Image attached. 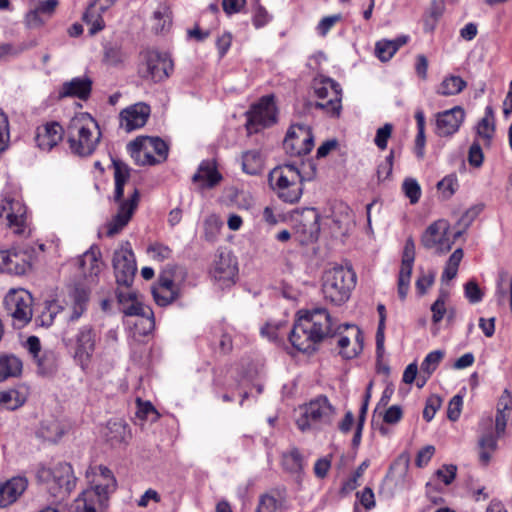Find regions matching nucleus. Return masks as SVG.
<instances>
[{"instance_id": "nucleus-1", "label": "nucleus", "mask_w": 512, "mask_h": 512, "mask_svg": "<svg viewBox=\"0 0 512 512\" xmlns=\"http://www.w3.org/2000/svg\"><path fill=\"white\" fill-rule=\"evenodd\" d=\"M333 333L331 317L326 309L301 310L289 340L298 351L310 352L315 350L316 344Z\"/></svg>"}, {"instance_id": "nucleus-2", "label": "nucleus", "mask_w": 512, "mask_h": 512, "mask_svg": "<svg viewBox=\"0 0 512 512\" xmlns=\"http://www.w3.org/2000/svg\"><path fill=\"white\" fill-rule=\"evenodd\" d=\"M114 201L118 204L116 214L106 224V234L113 237L119 234L130 222L136 211L140 199V193L137 188L132 187L128 191L127 199H124V186L130 178V170L122 162L114 161Z\"/></svg>"}, {"instance_id": "nucleus-3", "label": "nucleus", "mask_w": 512, "mask_h": 512, "mask_svg": "<svg viewBox=\"0 0 512 512\" xmlns=\"http://www.w3.org/2000/svg\"><path fill=\"white\" fill-rule=\"evenodd\" d=\"M101 135L97 121L88 113L75 115L67 129L71 152L82 157L90 156L96 150Z\"/></svg>"}, {"instance_id": "nucleus-4", "label": "nucleus", "mask_w": 512, "mask_h": 512, "mask_svg": "<svg viewBox=\"0 0 512 512\" xmlns=\"http://www.w3.org/2000/svg\"><path fill=\"white\" fill-rule=\"evenodd\" d=\"M93 473L99 478L97 483L82 492L70 512H98L105 507L108 495L116 489V479L109 468L99 465Z\"/></svg>"}, {"instance_id": "nucleus-5", "label": "nucleus", "mask_w": 512, "mask_h": 512, "mask_svg": "<svg viewBox=\"0 0 512 512\" xmlns=\"http://www.w3.org/2000/svg\"><path fill=\"white\" fill-rule=\"evenodd\" d=\"M294 164H284L272 169L269 185L279 199L286 203H297L303 194V182L307 180Z\"/></svg>"}, {"instance_id": "nucleus-6", "label": "nucleus", "mask_w": 512, "mask_h": 512, "mask_svg": "<svg viewBox=\"0 0 512 512\" xmlns=\"http://www.w3.org/2000/svg\"><path fill=\"white\" fill-rule=\"evenodd\" d=\"M355 283L356 275L351 268L334 266L323 274V296L332 304L341 305L349 299Z\"/></svg>"}, {"instance_id": "nucleus-7", "label": "nucleus", "mask_w": 512, "mask_h": 512, "mask_svg": "<svg viewBox=\"0 0 512 512\" xmlns=\"http://www.w3.org/2000/svg\"><path fill=\"white\" fill-rule=\"evenodd\" d=\"M37 478L47 485L49 493L57 500H64L76 486V477L68 463H58L52 468L41 467Z\"/></svg>"}, {"instance_id": "nucleus-8", "label": "nucleus", "mask_w": 512, "mask_h": 512, "mask_svg": "<svg viewBox=\"0 0 512 512\" xmlns=\"http://www.w3.org/2000/svg\"><path fill=\"white\" fill-rule=\"evenodd\" d=\"M300 411L301 414L296 419V425L302 432L330 425L336 414V410L328 398L322 395L300 407Z\"/></svg>"}, {"instance_id": "nucleus-9", "label": "nucleus", "mask_w": 512, "mask_h": 512, "mask_svg": "<svg viewBox=\"0 0 512 512\" xmlns=\"http://www.w3.org/2000/svg\"><path fill=\"white\" fill-rule=\"evenodd\" d=\"M97 333L90 324L79 327L72 337L65 336L63 341L73 351V359L83 371H86L92 362L97 345Z\"/></svg>"}, {"instance_id": "nucleus-10", "label": "nucleus", "mask_w": 512, "mask_h": 512, "mask_svg": "<svg viewBox=\"0 0 512 512\" xmlns=\"http://www.w3.org/2000/svg\"><path fill=\"white\" fill-rule=\"evenodd\" d=\"M128 150L137 165H155L168 155L167 144L158 137H138L128 144Z\"/></svg>"}, {"instance_id": "nucleus-11", "label": "nucleus", "mask_w": 512, "mask_h": 512, "mask_svg": "<svg viewBox=\"0 0 512 512\" xmlns=\"http://www.w3.org/2000/svg\"><path fill=\"white\" fill-rule=\"evenodd\" d=\"M173 70L174 63L168 53L157 50L143 53L139 70L142 78L159 83L169 78Z\"/></svg>"}, {"instance_id": "nucleus-12", "label": "nucleus", "mask_w": 512, "mask_h": 512, "mask_svg": "<svg viewBox=\"0 0 512 512\" xmlns=\"http://www.w3.org/2000/svg\"><path fill=\"white\" fill-rule=\"evenodd\" d=\"M461 235L462 231L451 235L449 222L439 219L426 228L421 237V243L426 249H432L437 254H444L451 250L454 241Z\"/></svg>"}, {"instance_id": "nucleus-13", "label": "nucleus", "mask_w": 512, "mask_h": 512, "mask_svg": "<svg viewBox=\"0 0 512 512\" xmlns=\"http://www.w3.org/2000/svg\"><path fill=\"white\" fill-rule=\"evenodd\" d=\"M4 304L15 327L22 328L31 321L33 298L28 291L24 289L10 290L4 298Z\"/></svg>"}, {"instance_id": "nucleus-14", "label": "nucleus", "mask_w": 512, "mask_h": 512, "mask_svg": "<svg viewBox=\"0 0 512 512\" xmlns=\"http://www.w3.org/2000/svg\"><path fill=\"white\" fill-rule=\"evenodd\" d=\"M314 93L320 102L316 107L325 109L327 113L338 116L341 110L342 90L338 83L331 78L319 77L313 82Z\"/></svg>"}, {"instance_id": "nucleus-15", "label": "nucleus", "mask_w": 512, "mask_h": 512, "mask_svg": "<svg viewBox=\"0 0 512 512\" xmlns=\"http://www.w3.org/2000/svg\"><path fill=\"white\" fill-rule=\"evenodd\" d=\"M283 147L290 156L308 154L314 147V136L310 127L304 124L292 125L287 131Z\"/></svg>"}, {"instance_id": "nucleus-16", "label": "nucleus", "mask_w": 512, "mask_h": 512, "mask_svg": "<svg viewBox=\"0 0 512 512\" xmlns=\"http://www.w3.org/2000/svg\"><path fill=\"white\" fill-rule=\"evenodd\" d=\"M113 268L116 282L119 285L129 287L133 282L137 267L134 253L129 242L121 245L114 252Z\"/></svg>"}, {"instance_id": "nucleus-17", "label": "nucleus", "mask_w": 512, "mask_h": 512, "mask_svg": "<svg viewBox=\"0 0 512 512\" xmlns=\"http://www.w3.org/2000/svg\"><path fill=\"white\" fill-rule=\"evenodd\" d=\"M117 299L121 306V311L126 316H139L145 320L147 326L143 333L153 328V313L149 307L143 305L140 294L133 290H118Z\"/></svg>"}, {"instance_id": "nucleus-18", "label": "nucleus", "mask_w": 512, "mask_h": 512, "mask_svg": "<svg viewBox=\"0 0 512 512\" xmlns=\"http://www.w3.org/2000/svg\"><path fill=\"white\" fill-rule=\"evenodd\" d=\"M276 121V107L272 96H264L254 105L249 113L248 129L258 131L259 127H267Z\"/></svg>"}, {"instance_id": "nucleus-19", "label": "nucleus", "mask_w": 512, "mask_h": 512, "mask_svg": "<svg viewBox=\"0 0 512 512\" xmlns=\"http://www.w3.org/2000/svg\"><path fill=\"white\" fill-rule=\"evenodd\" d=\"M90 300V292L83 287H74L65 300L64 313L68 323L76 322L86 312Z\"/></svg>"}, {"instance_id": "nucleus-20", "label": "nucleus", "mask_w": 512, "mask_h": 512, "mask_svg": "<svg viewBox=\"0 0 512 512\" xmlns=\"http://www.w3.org/2000/svg\"><path fill=\"white\" fill-rule=\"evenodd\" d=\"M415 260V243L409 237L404 245L401 267L398 276V295L401 300H404L408 294L412 269Z\"/></svg>"}, {"instance_id": "nucleus-21", "label": "nucleus", "mask_w": 512, "mask_h": 512, "mask_svg": "<svg viewBox=\"0 0 512 512\" xmlns=\"http://www.w3.org/2000/svg\"><path fill=\"white\" fill-rule=\"evenodd\" d=\"M25 206L13 199H4L0 204V218L7 220L9 228L13 229L14 233L21 234L25 227Z\"/></svg>"}, {"instance_id": "nucleus-22", "label": "nucleus", "mask_w": 512, "mask_h": 512, "mask_svg": "<svg viewBox=\"0 0 512 512\" xmlns=\"http://www.w3.org/2000/svg\"><path fill=\"white\" fill-rule=\"evenodd\" d=\"M150 115V107L143 103H135L120 113V127L127 132L143 127Z\"/></svg>"}, {"instance_id": "nucleus-23", "label": "nucleus", "mask_w": 512, "mask_h": 512, "mask_svg": "<svg viewBox=\"0 0 512 512\" xmlns=\"http://www.w3.org/2000/svg\"><path fill=\"white\" fill-rule=\"evenodd\" d=\"M465 118L464 110L459 107L440 112L436 116V134L442 137L456 133Z\"/></svg>"}, {"instance_id": "nucleus-24", "label": "nucleus", "mask_w": 512, "mask_h": 512, "mask_svg": "<svg viewBox=\"0 0 512 512\" xmlns=\"http://www.w3.org/2000/svg\"><path fill=\"white\" fill-rule=\"evenodd\" d=\"M152 293L156 303L160 306H167L177 298L178 292L173 281V268H166L161 272Z\"/></svg>"}, {"instance_id": "nucleus-25", "label": "nucleus", "mask_w": 512, "mask_h": 512, "mask_svg": "<svg viewBox=\"0 0 512 512\" xmlns=\"http://www.w3.org/2000/svg\"><path fill=\"white\" fill-rule=\"evenodd\" d=\"M237 271V263L233 255L230 252H220L214 260L211 273L216 281L230 284L234 282Z\"/></svg>"}, {"instance_id": "nucleus-26", "label": "nucleus", "mask_w": 512, "mask_h": 512, "mask_svg": "<svg viewBox=\"0 0 512 512\" xmlns=\"http://www.w3.org/2000/svg\"><path fill=\"white\" fill-rule=\"evenodd\" d=\"M63 138V129L57 122H48L37 127L35 141L39 149L50 151Z\"/></svg>"}, {"instance_id": "nucleus-27", "label": "nucleus", "mask_w": 512, "mask_h": 512, "mask_svg": "<svg viewBox=\"0 0 512 512\" xmlns=\"http://www.w3.org/2000/svg\"><path fill=\"white\" fill-rule=\"evenodd\" d=\"M29 269L30 263L25 253L16 250L0 251V271L22 275Z\"/></svg>"}, {"instance_id": "nucleus-28", "label": "nucleus", "mask_w": 512, "mask_h": 512, "mask_svg": "<svg viewBox=\"0 0 512 512\" xmlns=\"http://www.w3.org/2000/svg\"><path fill=\"white\" fill-rule=\"evenodd\" d=\"M28 481L25 477H13L0 484V508H6L16 502L27 489Z\"/></svg>"}, {"instance_id": "nucleus-29", "label": "nucleus", "mask_w": 512, "mask_h": 512, "mask_svg": "<svg viewBox=\"0 0 512 512\" xmlns=\"http://www.w3.org/2000/svg\"><path fill=\"white\" fill-rule=\"evenodd\" d=\"M104 436L113 447L127 445L131 439V431L125 421L111 420L107 423Z\"/></svg>"}, {"instance_id": "nucleus-30", "label": "nucleus", "mask_w": 512, "mask_h": 512, "mask_svg": "<svg viewBox=\"0 0 512 512\" xmlns=\"http://www.w3.org/2000/svg\"><path fill=\"white\" fill-rule=\"evenodd\" d=\"M194 183L199 184L202 189L213 188L222 180L214 162L204 161L200 164L197 172L192 178Z\"/></svg>"}, {"instance_id": "nucleus-31", "label": "nucleus", "mask_w": 512, "mask_h": 512, "mask_svg": "<svg viewBox=\"0 0 512 512\" xmlns=\"http://www.w3.org/2000/svg\"><path fill=\"white\" fill-rule=\"evenodd\" d=\"M477 139L485 147H490L495 136V116L491 106L485 108L484 116L476 125Z\"/></svg>"}, {"instance_id": "nucleus-32", "label": "nucleus", "mask_w": 512, "mask_h": 512, "mask_svg": "<svg viewBox=\"0 0 512 512\" xmlns=\"http://www.w3.org/2000/svg\"><path fill=\"white\" fill-rule=\"evenodd\" d=\"M346 327L351 329V335L354 338V343H353L352 347L349 348L351 345V339L349 336H341L338 339L337 344L340 349V354L344 358L351 359V358L356 357L362 351L363 336L358 327L348 326V325H346Z\"/></svg>"}, {"instance_id": "nucleus-33", "label": "nucleus", "mask_w": 512, "mask_h": 512, "mask_svg": "<svg viewBox=\"0 0 512 512\" xmlns=\"http://www.w3.org/2000/svg\"><path fill=\"white\" fill-rule=\"evenodd\" d=\"M22 360L14 354L0 353V382L21 376Z\"/></svg>"}, {"instance_id": "nucleus-34", "label": "nucleus", "mask_w": 512, "mask_h": 512, "mask_svg": "<svg viewBox=\"0 0 512 512\" xmlns=\"http://www.w3.org/2000/svg\"><path fill=\"white\" fill-rule=\"evenodd\" d=\"M101 253L98 248H90L80 258V267L83 275L94 281L102 269Z\"/></svg>"}, {"instance_id": "nucleus-35", "label": "nucleus", "mask_w": 512, "mask_h": 512, "mask_svg": "<svg viewBox=\"0 0 512 512\" xmlns=\"http://www.w3.org/2000/svg\"><path fill=\"white\" fill-rule=\"evenodd\" d=\"M92 82L88 77H77L65 82L60 92L61 96H72L86 99L91 92Z\"/></svg>"}, {"instance_id": "nucleus-36", "label": "nucleus", "mask_w": 512, "mask_h": 512, "mask_svg": "<svg viewBox=\"0 0 512 512\" xmlns=\"http://www.w3.org/2000/svg\"><path fill=\"white\" fill-rule=\"evenodd\" d=\"M512 410V396L508 390H504L497 404L495 419L496 434L500 437L506 429L509 413Z\"/></svg>"}, {"instance_id": "nucleus-37", "label": "nucleus", "mask_w": 512, "mask_h": 512, "mask_svg": "<svg viewBox=\"0 0 512 512\" xmlns=\"http://www.w3.org/2000/svg\"><path fill=\"white\" fill-rule=\"evenodd\" d=\"M103 12L91 2L85 13L83 14V21L90 26L89 33L94 35L105 27V22L102 18Z\"/></svg>"}, {"instance_id": "nucleus-38", "label": "nucleus", "mask_w": 512, "mask_h": 512, "mask_svg": "<svg viewBox=\"0 0 512 512\" xmlns=\"http://www.w3.org/2000/svg\"><path fill=\"white\" fill-rule=\"evenodd\" d=\"M466 86V81L460 76L450 75L442 80L436 92L443 96H453L462 92Z\"/></svg>"}, {"instance_id": "nucleus-39", "label": "nucleus", "mask_w": 512, "mask_h": 512, "mask_svg": "<svg viewBox=\"0 0 512 512\" xmlns=\"http://www.w3.org/2000/svg\"><path fill=\"white\" fill-rule=\"evenodd\" d=\"M478 445L479 461L482 465L486 466L497 448V438L490 432L483 434L479 439Z\"/></svg>"}, {"instance_id": "nucleus-40", "label": "nucleus", "mask_w": 512, "mask_h": 512, "mask_svg": "<svg viewBox=\"0 0 512 512\" xmlns=\"http://www.w3.org/2000/svg\"><path fill=\"white\" fill-rule=\"evenodd\" d=\"M242 167L247 174H258L263 167V159L260 152L257 150L245 152L242 157Z\"/></svg>"}, {"instance_id": "nucleus-41", "label": "nucleus", "mask_w": 512, "mask_h": 512, "mask_svg": "<svg viewBox=\"0 0 512 512\" xmlns=\"http://www.w3.org/2000/svg\"><path fill=\"white\" fill-rule=\"evenodd\" d=\"M458 188L459 183L456 174H449L437 183V190L443 200L450 199Z\"/></svg>"}, {"instance_id": "nucleus-42", "label": "nucleus", "mask_w": 512, "mask_h": 512, "mask_svg": "<svg viewBox=\"0 0 512 512\" xmlns=\"http://www.w3.org/2000/svg\"><path fill=\"white\" fill-rule=\"evenodd\" d=\"M25 403V397L15 389L0 391V405L9 410H15Z\"/></svg>"}, {"instance_id": "nucleus-43", "label": "nucleus", "mask_w": 512, "mask_h": 512, "mask_svg": "<svg viewBox=\"0 0 512 512\" xmlns=\"http://www.w3.org/2000/svg\"><path fill=\"white\" fill-rule=\"evenodd\" d=\"M62 310L63 306L58 302H46L44 309L38 317L40 325L44 327H50L54 323L56 316L62 312Z\"/></svg>"}, {"instance_id": "nucleus-44", "label": "nucleus", "mask_w": 512, "mask_h": 512, "mask_svg": "<svg viewBox=\"0 0 512 512\" xmlns=\"http://www.w3.org/2000/svg\"><path fill=\"white\" fill-rule=\"evenodd\" d=\"M463 258V250L461 248L456 249L451 256L449 257L443 275L442 279L450 281L453 278L456 277L459 264Z\"/></svg>"}, {"instance_id": "nucleus-45", "label": "nucleus", "mask_w": 512, "mask_h": 512, "mask_svg": "<svg viewBox=\"0 0 512 512\" xmlns=\"http://www.w3.org/2000/svg\"><path fill=\"white\" fill-rule=\"evenodd\" d=\"M153 19L155 21L153 29L159 33L163 32L166 26L171 23V11L166 5H160L153 13Z\"/></svg>"}, {"instance_id": "nucleus-46", "label": "nucleus", "mask_w": 512, "mask_h": 512, "mask_svg": "<svg viewBox=\"0 0 512 512\" xmlns=\"http://www.w3.org/2000/svg\"><path fill=\"white\" fill-rule=\"evenodd\" d=\"M282 463L284 468L292 473H298L303 468V458L297 449L285 453Z\"/></svg>"}, {"instance_id": "nucleus-47", "label": "nucleus", "mask_w": 512, "mask_h": 512, "mask_svg": "<svg viewBox=\"0 0 512 512\" xmlns=\"http://www.w3.org/2000/svg\"><path fill=\"white\" fill-rule=\"evenodd\" d=\"M223 226L222 219L216 215H209L204 221L205 238L209 241L215 240Z\"/></svg>"}, {"instance_id": "nucleus-48", "label": "nucleus", "mask_w": 512, "mask_h": 512, "mask_svg": "<svg viewBox=\"0 0 512 512\" xmlns=\"http://www.w3.org/2000/svg\"><path fill=\"white\" fill-rule=\"evenodd\" d=\"M443 357L444 352L441 350H435L427 354L421 363V372L429 377L437 369Z\"/></svg>"}, {"instance_id": "nucleus-49", "label": "nucleus", "mask_w": 512, "mask_h": 512, "mask_svg": "<svg viewBox=\"0 0 512 512\" xmlns=\"http://www.w3.org/2000/svg\"><path fill=\"white\" fill-rule=\"evenodd\" d=\"M402 190L411 204H416L421 197V187L416 179L406 178L402 183Z\"/></svg>"}, {"instance_id": "nucleus-50", "label": "nucleus", "mask_w": 512, "mask_h": 512, "mask_svg": "<svg viewBox=\"0 0 512 512\" xmlns=\"http://www.w3.org/2000/svg\"><path fill=\"white\" fill-rule=\"evenodd\" d=\"M136 416L141 420H149L154 422L158 420L159 414L150 402H143L137 399Z\"/></svg>"}, {"instance_id": "nucleus-51", "label": "nucleus", "mask_w": 512, "mask_h": 512, "mask_svg": "<svg viewBox=\"0 0 512 512\" xmlns=\"http://www.w3.org/2000/svg\"><path fill=\"white\" fill-rule=\"evenodd\" d=\"M377 311L379 314V323L376 332V346L377 352L383 351L384 348V331H385V321H386V308L383 304H378Z\"/></svg>"}, {"instance_id": "nucleus-52", "label": "nucleus", "mask_w": 512, "mask_h": 512, "mask_svg": "<svg viewBox=\"0 0 512 512\" xmlns=\"http://www.w3.org/2000/svg\"><path fill=\"white\" fill-rule=\"evenodd\" d=\"M281 502L272 494H264L260 497L256 512H277Z\"/></svg>"}, {"instance_id": "nucleus-53", "label": "nucleus", "mask_w": 512, "mask_h": 512, "mask_svg": "<svg viewBox=\"0 0 512 512\" xmlns=\"http://www.w3.org/2000/svg\"><path fill=\"white\" fill-rule=\"evenodd\" d=\"M396 53L394 46L387 39H382L375 44V54L382 61H389Z\"/></svg>"}, {"instance_id": "nucleus-54", "label": "nucleus", "mask_w": 512, "mask_h": 512, "mask_svg": "<svg viewBox=\"0 0 512 512\" xmlns=\"http://www.w3.org/2000/svg\"><path fill=\"white\" fill-rule=\"evenodd\" d=\"M25 347L28 352L32 355L38 366L41 368L45 367L44 359L40 356L41 343L37 336H29L26 340Z\"/></svg>"}, {"instance_id": "nucleus-55", "label": "nucleus", "mask_w": 512, "mask_h": 512, "mask_svg": "<svg viewBox=\"0 0 512 512\" xmlns=\"http://www.w3.org/2000/svg\"><path fill=\"white\" fill-rule=\"evenodd\" d=\"M394 150L391 149L387 157L382 161L377 168V177L379 181H384L390 178L393 170Z\"/></svg>"}, {"instance_id": "nucleus-56", "label": "nucleus", "mask_w": 512, "mask_h": 512, "mask_svg": "<svg viewBox=\"0 0 512 512\" xmlns=\"http://www.w3.org/2000/svg\"><path fill=\"white\" fill-rule=\"evenodd\" d=\"M392 131L393 125L390 123H386L377 129L374 143L380 150H385L387 148L388 140L392 135Z\"/></svg>"}, {"instance_id": "nucleus-57", "label": "nucleus", "mask_w": 512, "mask_h": 512, "mask_svg": "<svg viewBox=\"0 0 512 512\" xmlns=\"http://www.w3.org/2000/svg\"><path fill=\"white\" fill-rule=\"evenodd\" d=\"M147 253L151 259L162 262L170 258L171 249L168 246L156 243L148 247Z\"/></svg>"}, {"instance_id": "nucleus-58", "label": "nucleus", "mask_w": 512, "mask_h": 512, "mask_svg": "<svg viewBox=\"0 0 512 512\" xmlns=\"http://www.w3.org/2000/svg\"><path fill=\"white\" fill-rule=\"evenodd\" d=\"M446 299H447V294L441 293V295L436 299V301L431 306L432 321L435 324L439 323L443 319V317L446 313V307H445Z\"/></svg>"}, {"instance_id": "nucleus-59", "label": "nucleus", "mask_w": 512, "mask_h": 512, "mask_svg": "<svg viewBox=\"0 0 512 512\" xmlns=\"http://www.w3.org/2000/svg\"><path fill=\"white\" fill-rule=\"evenodd\" d=\"M341 20H342L341 14H334V15L326 16L320 20V22L318 23V25L316 27V30L320 36L324 37L333 28V26Z\"/></svg>"}, {"instance_id": "nucleus-60", "label": "nucleus", "mask_w": 512, "mask_h": 512, "mask_svg": "<svg viewBox=\"0 0 512 512\" xmlns=\"http://www.w3.org/2000/svg\"><path fill=\"white\" fill-rule=\"evenodd\" d=\"M483 151L481 144L478 140H475L469 148L468 162L473 167H480L483 164Z\"/></svg>"}, {"instance_id": "nucleus-61", "label": "nucleus", "mask_w": 512, "mask_h": 512, "mask_svg": "<svg viewBox=\"0 0 512 512\" xmlns=\"http://www.w3.org/2000/svg\"><path fill=\"white\" fill-rule=\"evenodd\" d=\"M463 406V397L461 395H455L451 398L447 408V417L451 421L459 419Z\"/></svg>"}, {"instance_id": "nucleus-62", "label": "nucleus", "mask_w": 512, "mask_h": 512, "mask_svg": "<svg viewBox=\"0 0 512 512\" xmlns=\"http://www.w3.org/2000/svg\"><path fill=\"white\" fill-rule=\"evenodd\" d=\"M369 467V461H363L354 474L343 484V490L345 491H353L359 485L358 479L362 477L365 470Z\"/></svg>"}, {"instance_id": "nucleus-63", "label": "nucleus", "mask_w": 512, "mask_h": 512, "mask_svg": "<svg viewBox=\"0 0 512 512\" xmlns=\"http://www.w3.org/2000/svg\"><path fill=\"white\" fill-rule=\"evenodd\" d=\"M457 467L455 465H443L435 474L445 485H450L456 477Z\"/></svg>"}, {"instance_id": "nucleus-64", "label": "nucleus", "mask_w": 512, "mask_h": 512, "mask_svg": "<svg viewBox=\"0 0 512 512\" xmlns=\"http://www.w3.org/2000/svg\"><path fill=\"white\" fill-rule=\"evenodd\" d=\"M465 296L470 303L475 304L482 300L483 293L476 282L469 281L465 284Z\"/></svg>"}]
</instances>
